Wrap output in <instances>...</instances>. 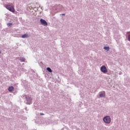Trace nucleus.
Here are the masks:
<instances>
[{
  "label": "nucleus",
  "instance_id": "1a4fd4ad",
  "mask_svg": "<svg viewBox=\"0 0 130 130\" xmlns=\"http://www.w3.org/2000/svg\"><path fill=\"white\" fill-rule=\"evenodd\" d=\"M104 49H105V50H108H108H109V47H104Z\"/></svg>",
  "mask_w": 130,
  "mask_h": 130
},
{
  "label": "nucleus",
  "instance_id": "f03ea898",
  "mask_svg": "<svg viewBox=\"0 0 130 130\" xmlns=\"http://www.w3.org/2000/svg\"><path fill=\"white\" fill-rule=\"evenodd\" d=\"M103 121L106 123H110V122H111V118H110V116H108L104 118Z\"/></svg>",
  "mask_w": 130,
  "mask_h": 130
},
{
  "label": "nucleus",
  "instance_id": "39448f33",
  "mask_svg": "<svg viewBox=\"0 0 130 130\" xmlns=\"http://www.w3.org/2000/svg\"><path fill=\"white\" fill-rule=\"evenodd\" d=\"M8 91H9V92H13V91H14V87L13 86L9 87L8 88Z\"/></svg>",
  "mask_w": 130,
  "mask_h": 130
},
{
  "label": "nucleus",
  "instance_id": "ddd939ff",
  "mask_svg": "<svg viewBox=\"0 0 130 130\" xmlns=\"http://www.w3.org/2000/svg\"><path fill=\"white\" fill-rule=\"evenodd\" d=\"M40 115H44V114H43V113H41V114H40Z\"/></svg>",
  "mask_w": 130,
  "mask_h": 130
},
{
  "label": "nucleus",
  "instance_id": "9d476101",
  "mask_svg": "<svg viewBox=\"0 0 130 130\" xmlns=\"http://www.w3.org/2000/svg\"><path fill=\"white\" fill-rule=\"evenodd\" d=\"M21 61H25V58H20Z\"/></svg>",
  "mask_w": 130,
  "mask_h": 130
},
{
  "label": "nucleus",
  "instance_id": "4468645a",
  "mask_svg": "<svg viewBox=\"0 0 130 130\" xmlns=\"http://www.w3.org/2000/svg\"><path fill=\"white\" fill-rule=\"evenodd\" d=\"M64 15H65L64 14H62V16H64Z\"/></svg>",
  "mask_w": 130,
  "mask_h": 130
},
{
  "label": "nucleus",
  "instance_id": "423d86ee",
  "mask_svg": "<svg viewBox=\"0 0 130 130\" xmlns=\"http://www.w3.org/2000/svg\"><path fill=\"white\" fill-rule=\"evenodd\" d=\"M21 37H22V38H27V37H28V36L27 34H24V35H23L21 36Z\"/></svg>",
  "mask_w": 130,
  "mask_h": 130
},
{
  "label": "nucleus",
  "instance_id": "6e6552de",
  "mask_svg": "<svg viewBox=\"0 0 130 130\" xmlns=\"http://www.w3.org/2000/svg\"><path fill=\"white\" fill-rule=\"evenodd\" d=\"M100 97H105V93H101L100 94Z\"/></svg>",
  "mask_w": 130,
  "mask_h": 130
},
{
  "label": "nucleus",
  "instance_id": "0eeeda50",
  "mask_svg": "<svg viewBox=\"0 0 130 130\" xmlns=\"http://www.w3.org/2000/svg\"><path fill=\"white\" fill-rule=\"evenodd\" d=\"M47 70L48 72H49V73H52V70L51 69H50V68H47Z\"/></svg>",
  "mask_w": 130,
  "mask_h": 130
},
{
  "label": "nucleus",
  "instance_id": "9b49d317",
  "mask_svg": "<svg viewBox=\"0 0 130 130\" xmlns=\"http://www.w3.org/2000/svg\"><path fill=\"white\" fill-rule=\"evenodd\" d=\"M12 23H7L8 26H12Z\"/></svg>",
  "mask_w": 130,
  "mask_h": 130
},
{
  "label": "nucleus",
  "instance_id": "2eb2a0df",
  "mask_svg": "<svg viewBox=\"0 0 130 130\" xmlns=\"http://www.w3.org/2000/svg\"><path fill=\"white\" fill-rule=\"evenodd\" d=\"M1 51H0V54H1Z\"/></svg>",
  "mask_w": 130,
  "mask_h": 130
},
{
  "label": "nucleus",
  "instance_id": "20e7f679",
  "mask_svg": "<svg viewBox=\"0 0 130 130\" xmlns=\"http://www.w3.org/2000/svg\"><path fill=\"white\" fill-rule=\"evenodd\" d=\"M40 22H41V23L42 24V25H43L44 26H47V25H48V24L47 23V22H46V21H45V20L41 19Z\"/></svg>",
  "mask_w": 130,
  "mask_h": 130
},
{
  "label": "nucleus",
  "instance_id": "f8f14e48",
  "mask_svg": "<svg viewBox=\"0 0 130 130\" xmlns=\"http://www.w3.org/2000/svg\"><path fill=\"white\" fill-rule=\"evenodd\" d=\"M128 40L130 42V34L128 36Z\"/></svg>",
  "mask_w": 130,
  "mask_h": 130
},
{
  "label": "nucleus",
  "instance_id": "7ed1b4c3",
  "mask_svg": "<svg viewBox=\"0 0 130 130\" xmlns=\"http://www.w3.org/2000/svg\"><path fill=\"white\" fill-rule=\"evenodd\" d=\"M101 71L102 73H104V74H106L108 72L107 70V68H106V67L105 66H103L101 68Z\"/></svg>",
  "mask_w": 130,
  "mask_h": 130
},
{
  "label": "nucleus",
  "instance_id": "f257e3e1",
  "mask_svg": "<svg viewBox=\"0 0 130 130\" xmlns=\"http://www.w3.org/2000/svg\"><path fill=\"white\" fill-rule=\"evenodd\" d=\"M6 9L7 10H9L10 12H12V13H15V8L12 5H6Z\"/></svg>",
  "mask_w": 130,
  "mask_h": 130
}]
</instances>
